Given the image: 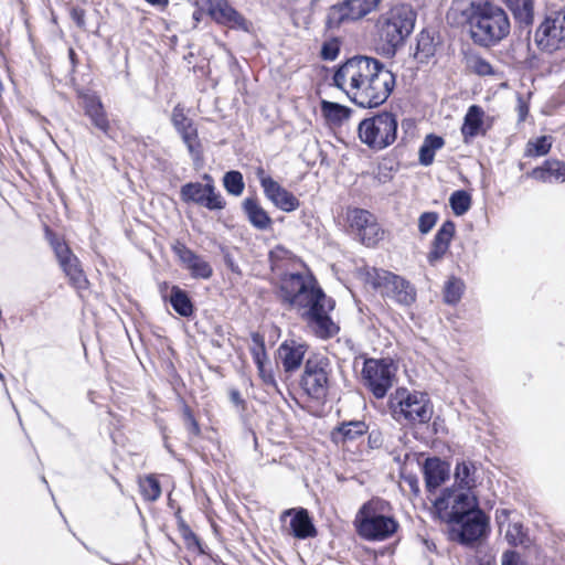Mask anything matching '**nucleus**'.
<instances>
[{
    "label": "nucleus",
    "mask_w": 565,
    "mask_h": 565,
    "mask_svg": "<svg viewBox=\"0 0 565 565\" xmlns=\"http://www.w3.org/2000/svg\"><path fill=\"white\" fill-rule=\"evenodd\" d=\"M182 412H183V419L185 422V426H186L188 430L191 434L198 436L200 434V426H199L196 419L194 418V415H193L191 408L186 404H184Z\"/></svg>",
    "instance_id": "50"
},
{
    "label": "nucleus",
    "mask_w": 565,
    "mask_h": 565,
    "mask_svg": "<svg viewBox=\"0 0 565 565\" xmlns=\"http://www.w3.org/2000/svg\"><path fill=\"white\" fill-rule=\"evenodd\" d=\"M243 210L250 224L258 230H266L271 224L268 213L259 205L254 198H246L243 202Z\"/></svg>",
    "instance_id": "29"
},
{
    "label": "nucleus",
    "mask_w": 565,
    "mask_h": 565,
    "mask_svg": "<svg viewBox=\"0 0 565 565\" xmlns=\"http://www.w3.org/2000/svg\"><path fill=\"white\" fill-rule=\"evenodd\" d=\"M307 347L296 341H285L277 350V359L285 372L291 373L300 367L303 362Z\"/></svg>",
    "instance_id": "23"
},
{
    "label": "nucleus",
    "mask_w": 565,
    "mask_h": 565,
    "mask_svg": "<svg viewBox=\"0 0 565 565\" xmlns=\"http://www.w3.org/2000/svg\"><path fill=\"white\" fill-rule=\"evenodd\" d=\"M171 121L175 130L180 134L183 142L194 160L201 158V145L198 140V130L192 119L184 114V108L178 104L172 110Z\"/></svg>",
    "instance_id": "17"
},
{
    "label": "nucleus",
    "mask_w": 565,
    "mask_h": 565,
    "mask_svg": "<svg viewBox=\"0 0 565 565\" xmlns=\"http://www.w3.org/2000/svg\"><path fill=\"white\" fill-rule=\"evenodd\" d=\"M390 407L396 420L411 424L428 423L433 416V406L428 396L420 392L397 388L390 398Z\"/></svg>",
    "instance_id": "6"
},
{
    "label": "nucleus",
    "mask_w": 565,
    "mask_h": 565,
    "mask_svg": "<svg viewBox=\"0 0 565 565\" xmlns=\"http://www.w3.org/2000/svg\"><path fill=\"white\" fill-rule=\"evenodd\" d=\"M85 114L89 117L92 124L109 136L110 125L104 106L98 98H88L85 102Z\"/></svg>",
    "instance_id": "30"
},
{
    "label": "nucleus",
    "mask_w": 565,
    "mask_h": 565,
    "mask_svg": "<svg viewBox=\"0 0 565 565\" xmlns=\"http://www.w3.org/2000/svg\"><path fill=\"white\" fill-rule=\"evenodd\" d=\"M374 218L375 216L364 209L353 207L349 209L347 212L348 223L355 235L362 232V230L365 228L370 222H373Z\"/></svg>",
    "instance_id": "36"
},
{
    "label": "nucleus",
    "mask_w": 565,
    "mask_h": 565,
    "mask_svg": "<svg viewBox=\"0 0 565 565\" xmlns=\"http://www.w3.org/2000/svg\"><path fill=\"white\" fill-rule=\"evenodd\" d=\"M456 225L452 221H445L438 228L431 242L430 250L427 255L428 263L435 265L448 252L450 242L455 235Z\"/></svg>",
    "instance_id": "22"
},
{
    "label": "nucleus",
    "mask_w": 565,
    "mask_h": 565,
    "mask_svg": "<svg viewBox=\"0 0 565 565\" xmlns=\"http://www.w3.org/2000/svg\"><path fill=\"white\" fill-rule=\"evenodd\" d=\"M341 41L338 36H331L329 40L324 41L320 56L324 61H334L340 53Z\"/></svg>",
    "instance_id": "45"
},
{
    "label": "nucleus",
    "mask_w": 565,
    "mask_h": 565,
    "mask_svg": "<svg viewBox=\"0 0 565 565\" xmlns=\"http://www.w3.org/2000/svg\"><path fill=\"white\" fill-rule=\"evenodd\" d=\"M321 111L326 119L334 125H340L344 120L349 119L351 109L338 103L322 100Z\"/></svg>",
    "instance_id": "35"
},
{
    "label": "nucleus",
    "mask_w": 565,
    "mask_h": 565,
    "mask_svg": "<svg viewBox=\"0 0 565 565\" xmlns=\"http://www.w3.org/2000/svg\"><path fill=\"white\" fill-rule=\"evenodd\" d=\"M0 380H1L2 382H4V376H3V374H2L1 372H0Z\"/></svg>",
    "instance_id": "64"
},
{
    "label": "nucleus",
    "mask_w": 565,
    "mask_h": 565,
    "mask_svg": "<svg viewBox=\"0 0 565 565\" xmlns=\"http://www.w3.org/2000/svg\"><path fill=\"white\" fill-rule=\"evenodd\" d=\"M291 256V253L282 247V246H276L274 249L269 253V259L273 266H277V263L287 259Z\"/></svg>",
    "instance_id": "51"
},
{
    "label": "nucleus",
    "mask_w": 565,
    "mask_h": 565,
    "mask_svg": "<svg viewBox=\"0 0 565 565\" xmlns=\"http://www.w3.org/2000/svg\"><path fill=\"white\" fill-rule=\"evenodd\" d=\"M365 282L380 290L382 296L399 305L411 306L416 300L415 287L402 276L391 271L375 267L367 268L365 270Z\"/></svg>",
    "instance_id": "8"
},
{
    "label": "nucleus",
    "mask_w": 565,
    "mask_h": 565,
    "mask_svg": "<svg viewBox=\"0 0 565 565\" xmlns=\"http://www.w3.org/2000/svg\"><path fill=\"white\" fill-rule=\"evenodd\" d=\"M281 302L297 310L300 317L320 339L333 338L339 327L329 316L335 301L327 297L311 274L290 273L281 278Z\"/></svg>",
    "instance_id": "2"
},
{
    "label": "nucleus",
    "mask_w": 565,
    "mask_h": 565,
    "mask_svg": "<svg viewBox=\"0 0 565 565\" xmlns=\"http://www.w3.org/2000/svg\"><path fill=\"white\" fill-rule=\"evenodd\" d=\"M465 289V284L460 278L451 276L444 287V300L448 305H456L460 301Z\"/></svg>",
    "instance_id": "37"
},
{
    "label": "nucleus",
    "mask_w": 565,
    "mask_h": 565,
    "mask_svg": "<svg viewBox=\"0 0 565 565\" xmlns=\"http://www.w3.org/2000/svg\"><path fill=\"white\" fill-rule=\"evenodd\" d=\"M523 113H524V107L522 106V107H521V118H522V119H523V116H524V114H523Z\"/></svg>",
    "instance_id": "63"
},
{
    "label": "nucleus",
    "mask_w": 565,
    "mask_h": 565,
    "mask_svg": "<svg viewBox=\"0 0 565 565\" xmlns=\"http://www.w3.org/2000/svg\"><path fill=\"white\" fill-rule=\"evenodd\" d=\"M397 118L394 114L382 111L363 119L358 127L360 140L369 148L382 150L391 146L397 137Z\"/></svg>",
    "instance_id": "7"
},
{
    "label": "nucleus",
    "mask_w": 565,
    "mask_h": 565,
    "mask_svg": "<svg viewBox=\"0 0 565 565\" xmlns=\"http://www.w3.org/2000/svg\"><path fill=\"white\" fill-rule=\"evenodd\" d=\"M147 2L151 4H163L167 3V0H146Z\"/></svg>",
    "instance_id": "61"
},
{
    "label": "nucleus",
    "mask_w": 565,
    "mask_h": 565,
    "mask_svg": "<svg viewBox=\"0 0 565 565\" xmlns=\"http://www.w3.org/2000/svg\"><path fill=\"white\" fill-rule=\"evenodd\" d=\"M333 84L355 105L374 108L385 103L392 94L395 75L376 58L354 56L338 67Z\"/></svg>",
    "instance_id": "1"
},
{
    "label": "nucleus",
    "mask_w": 565,
    "mask_h": 565,
    "mask_svg": "<svg viewBox=\"0 0 565 565\" xmlns=\"http://www.w3.org/2000/svg\"><path fill=\"white\" fill-rule=\"evenodd\" d=\"M205 184L200 182H189L181 186L180 198L184 203H194L206 207L210 211L222 210L225 201L222 195L215 191L213 179L210 174H204Z\"/></svg>",
    "instance_id": "14"
},
{
    "label": "nucleus",
    "mask_w": 565,
    "mask_h": 565,
    "mask_svg": "<svg viewBox=\"0 0 565 565\" xmlns=\"http://www.w3.org/2000/svg\"><path fill=\"white\" fill-rule=\"evenodd\" d=\"M437 43L434 34L428 30H422L417 35L414 57L419 63H427L436 54Z\"/></svg>",
    "instance_id": "31"
},
{
    "label": "nucleus",
    "mask_w": 565,
    "mask_h": 565,
    "mask_svg": "<svg viewBox=\"0 0 565 565\" xmlns=\"http://www.w3.org/2000/svg\"><path fill=\"white\" fill-rule=\"evenodd\" d=\"M510 515V510L508 509H498L495 511V522L499 526L500 532L503 530V525L508 522Z\"/></svg>",
    "instance_id": "54"
},
{
    "label": "nucleus",
    "mask_w": 565,
    "mask_h": 565,
    "mask_svg": "<svg viewBox=\"0 0 565 565\" xmlns=\"http://www.w3.org/2000/svg\"><path fill=\"white\" fill-rule=\"evenodd\" d=\"M369 430L363 420L343 422L331 433V438L335 444H347L358 440Z\"/></svg>",
    "instance_id": "26"
},
{
    "label": "nucleus",
    "mask_w": 565,
    "mask_h": 565,
    "mask_svg": "<svg viewBox=\"0 0 565 565\" xmlns=\"http://www.w3.org/2000/svg\"><path fill=\"white\" fill-rule=\"evenodd\" d=\"M471 68L472 71L480 75V76H487V75H493L494 74V70L492 67V65L484 58L482 57H473L471 60Z\"/></svg>",
    "instance_id": "48"
},
{
    "label": "nucleus",
    "mask_w": 565,
    "mask_h": 565,
    "mask_svg": "<svg viewBox=\"0 0 565 565\" xmlns=\"http://www.w3.org/2000/svg\"><path fill=\"white\" fill-rule=\"evenodd\" d=\"M515 22L520 26L527 28L534 20V0H505Z\"/></svg>",
    "instance_id": "28"
},
{
    "label": "nucleus",
    "mask_w": 565,
    "mask_h": 565,
    "mask_svg": "<svg viewBox=\"0 0 565 565\" xmlns=\"http://www.w3.org/2000/svg\"><path fill=\"white\" fill-rule=\"evenodd\" d=\"M537 47L554 52L565 47V6L547 14L534 36Z\"/></svg>",
    "instance_id": "13"
},
{
    "label": "nucleus",
    "mask_w": 565,
    "mask_h": 565,
    "mask_svg": "<svg viewBox=\"0 0 565 565\" xmlns=\"http://www.w3.org/2000/svg\"><path fill=\"white\" fill-rule=\"evenodd\" d=\"M354 524L359 535L367 541H384L398 529V522L391 515L390 503L380 498H373L360 508Z\"/></svg>",
    "instance_id": "4"
},
{
    "label": "nucleus",
    "mask_w": 565,
    "mask_h": 565,
    "mask_svg": "<svg viewBox=\"0 0 565 565\" xmlns=\"http://www.w3.org/2000/svg\"><path fill=\"white\" fill-rule=\"evenodd\" d=\"M223 185L230 194L235 196L241 195L245 186L243 174L236 170L226 172L223 177Z\"/></svg>",
    "instance_id": "40"
},
{
    "label": "nucleus",
    "mask_w": 565,
    "mask_h": 565,
    "mask_svg": "<svg viewBox=\"0 0 565 565\" xmlns=\"http://www.w3.org/2000/svg\"><path fill=\"white\" fill-rule=\"evenodd\" d=\"M262 188L266 198L271 201L277 209L284 212H292L300 205L299 200L273 178L263 179Z\"/></svg>",
    "instance_id": "19"
},
{
    "label": "nucleus",
    "mask_w": 565,
    "mask_h": 565,
    "mask_svg": "<svg viewBox=\"0 0 565 565\" xmlns=\"http://www.w3.org/2000/svg\"><path fill=\"white\" fill-rule=\"evenodd\" d=\"M449 465L438 457L427 458L423 473L428 492L436 491L449 477Z\"/></svg>",
    "instance_id": "24"
},
{
    "label": "nucleus",
    "mask_w": 565,
    "mask_h": 565,
    "mask_svg": "<svg viewBox=\"0 0 565 565\" xmlns=\"http://www.w3.org/2000/svg\"><path fill=\"white\" fill-rule=\"evenodd\" d=\"M454 476L458 490L471 492L479 480L477 462L472 460L458 461Z\"/></svg>",
    "instance_id": "25"
},
{
    "label": "nucleus",
    "mask_w": 565,
    "mask_h": 565,
    "mask_svg": "<svg viewBox=\"0 0 565 565\" xmlns=\"http://www.w3.org/2000/svg\"><path fill=\"white\" fill-rule=\"evenodd\" d=\"M178 529L183 540L185 541L189 547L191 546H200V540L195 535V533L191 530V527L184 522V520L180 519L178 522Z\"/></svg>",
    "instance_id": "47"
},
{
    "label": "nucleus",
    "mask_w": 565,
    "mask_h": 565,
    "mask_svg": "<svg viewBox=\"0 0 565 565\" xmlns=\"http://www.w3.org/2000/svg\"><path fill=\"white\" fill-rule=\"evenodd\" d=\"M542 182L565 181V162L550 159L526 174Z\"/></svg>",
    "instance_id": "27"
},
{
    "label": "nucleus",
    "mask_w": 565,
    "mask_h": 565,
    "mask_svg": "<svg viewBox=\"0 0 565 565\" xmlns=\"http://www.w3.org/2000/svg\"><path fill=\"white\" fill-rule=\"evenodd\" d=\"M449 205L455 215L466 214L471 206V195L465 190H457L449 198Z\"/></svg>",
    "instance_id": "38"
},
{
    "label": "nucleus",
    "mask_w": 565,
    "mask_h": 565,
    "mask_svg": "<svg viewBox=\"0 0 565 565\" xmlns=\"http://www.w3.org/2000/svg\"><path fill=\"white\" fill-rule=\"evenodd\" d=\"M445 145L443 137L429 134L425 137L419 148V163L428 167L434 162L435 152L441 149Z\"/></svg>",
    "instance_id": "33"
},
{
    "label": "nucleus",
    "mask_w": 565,
    "mask_h": 565,
    "mask_svg": "<svg viewBox=\"0 0 565 565\" xmlns=\"http://www.w3.org/2000/svg\"><path fill=\"white\" fill-rule=\"evenodd\" d=\"M330 375L331 365L328 358H309L305 363L300 385L309 397L322 402L329 393Z\"/></svg>",
    "instance_id": "11"
},
{
    "label": "nucleus",
    "mask_w": 565,
    "mask_h": 565,
    "mask_svg": "<svg viewBox=\"0 0 565 565\" xmlns=\"http://www.w3.org/2000/svg\"><path fill=\"white\" fill-rule=\"evenodd\" d=\"M173 310L181 317L189 318L194 312V306L188 292L179 286H172L168 299Z\"/></svg>",
    "instance_id": "32"
},
{
    "label": "nucleus",
    "mask_w": 565,
    "mask_h": 565,
    "mask_svg": "<svg viewBox=\"0 0 565 565\" xmlns=\"http://www.w3.org/2000/svg\"><path fill=\"white\" fill-rule=\"evenodd\" d=\"M369 446L372 449L380 448L383 444V435L379 430H372L369 433L367 437Z\"/></svg>",
    "instance_id": "52"
},
{
    "label": "nucleus",
    "mask_w": 565,
    "mask_h": 565,
    "mask_svg": "<svg viewBox=\"0 0 565 565\" xmlns=\"http://www.w3.org/2000/svg\"><path fill=\"white\" fill-rule=\"evenodd\" d=\"M140 490L148 501H156L161 495L160 482L153 476H147L140 481Z\"/></svg>",
    "instance_id": "42"
},
{
    "label": "nucleus",
    "mask_w": 565,
    "mask_h": 565,
    "mask_svg": "<svg viewBox=\"0 0 565 565\" xmlns=\"http://www.w3.org/2000/svg\"><path fill=\"white\" fill-rule=\"evenodd\" d=\"M175 255L190 271L193 278L209 279L213 275L212 266L200 255L188 248L184 244H178L173 247Z\"/></svg>",
    "instance_id": "20"
},
{
    "label": "nucleus",
    "mask_w": 565,
    "mask_h": 565,
    "mask_svg": "<svg viewBox=\"0 0 565 565\" xmlns=\"http://www.w3.org/2000/svg\"><path fill=\"white\" fill-rule=\"evenodd\" d=\"M257 178L259 179V182L262 183L263 179L270 178L269 175L265 174V171L263 168H258L256 171Z\"/></svg>",
    "instance_id": "59"
},
{
    "label": "nucleus",
    "mask_w": 565,
    "mask_h": 565,
    "mask_svg": "<svg viewBox=\"0 0 565 565\" xmlns=\"http://www.w3.org/2000/svg\"><path fill=\"white\" fill-rule=\"evenodd\" d=\"M381 0H343L331 6L326 14L324 30L333 32L375 10Z\"/></svg>",
    "instance_id": "12"
},
{
    "label": "nucleus",
    "mask_w": 565,
    "mask_h": 565,
    "mask_svg": "<svg viewBox=\"0 0 565 565\" xmlns=\"http://www.w3.org/2000/svg\"><path fill=\"white\" fill-rule=\"evenodd\" d=\"M259 375L265 384L274 386L276 385V381L271 371H267L265 364L263 365V372H259Z\"/></svg>",
    "instance_id": "55"
},
{
    "label": "nucleus",
    "mask_w": 565,
    "mask_h": 565,
    "mask_svg": "<svg viewBox=\"0 0 565 565\" xmlns=\"http://www.w3.org/2000/svg\"><path fill=\"white\" fill-rule=\"evenodd\" d=\"M447 20L451 24L467 25L472 41L483 47L499 44L511 30L507 12L488 0H454Z\"/></svg>",
    "instance_id": "3"
},
{
    "label": "nucleus",
    "mask_w": 565,
    "mask_h": 565,
    "mask_svg": "<svg viewBox=\"0 0 565 565\" xmlns=\"http://www.w3.org/2000/svg\"><path fill=\"white\" fill-rule=\"evenodd\" d=\"M68 58L71 61L72 68L74 70L77 64V55H76L74 49H72V47L68 49Z\"/></svg>",
    "instance_id": "58"
},
{
    "label": "nucleus",
    "mask_w": 565,
    "mask_h": 565,
    "mask_svg": "<svg viewBox=\"0 0 565 565\" xmlns=\"http://www.w3.org/2000/svg\"><path fill=\"white\" fill-rule=\"evenodd\" d=\"M68 277L70 282L77 289H85L88 285V280L86 279L81 266L79 260L76 256L68 258V260L64 262L60 265Z\"/></svg>",
    "instance_id": "34"
},
{
    "label": "nucleus",
    "mask_w": 565,
    "mask_h": 565,
    "mask_svg": "<svg viewBox=\"0 0 565 565\" xmlns=\"http://www.w3.org/2000/svg\"><path fill=\"white\" fill-rule=\"evenodd\" d=\"M72 17L73 19L75 20V22L77 23L78 26H83L85 21H84V11L82 9H73L72 11Z\"/></svg>",
    "instance_id": "57"
},
{
    "label": "nucleus",
    "mask_w": 565,
    "mask_h": 565,
    "mask_svg": "<svg viewBox=\"0 0 565 565\" xmlns=\"http://www.w3.org/2000/svg\"><path fill=\"white\" fill-rule=\"evenodd\" d=\"M473 565H490V559L476 558Z\"/></svg>",
    "instance_id": "60"
},
{
    "label": "nucleus",
    "mask_w": 565,
    "mask_h": 565,
    "mask_svg": "<svg viewBox=\"0 0 565 565\" xmlns=\"http://www.w3.org/2000/svg\"><path fill=\"white\" fill-rule=\"evenodd\" d=\"M451 537L462 545H470L486 534L489 518L478 508L462 520L451 523Z\"/></svg>",
    "instance_id": "15"
},
{
    "label": "nucleus",
    "mask_w": 565,
    "mask_h": 565,
    "mask_svg": "<svg viewBox=\"0 0 565 565\" xmlns=\"http://www.w3.org/2000/svg\"><path fill=\"white\" fill-rule=\"evenodd\" d=\"M209 15L218 24L248 31L249 22L227 0H201Z\"/></svg>",
    "instance_id": "16"
},
{
    "label": "nucleus",
    "mask_w": 565,
    "mask_h": 565,
    "mask_svg": "<svg viewBox=\"0 0 565 565\" xmlns=\"http://www.w3.org/2000/svg\"><path fill=\"white\" fill-rule=\"evenodd\" d=\"M193 18H194L195 20H199V12H198V11H195V12L193 13Z\"/></svg>",
    "instance_id": "62"
},
{
    "label": "nucleus",
    "mask_w": 565,
    "mask_h": 565,
    "mask_svg": "<svg viewBox=\"0 0 565 565\" xmlns=\"http://www.w3.org/2000/svg\"><path fill=\"white\" fill-rule=\"evenodd\" d=\"M552 142L551 138L542 136L534 141H529L525 150L527 157H540L545 156L551 150Z\"/></svg>",
    "instance_id": "43"
},
{
    "label": "nucleus",
    "mask_w": 565,
    "mask_h": 565,
    "mask_svg": "<svg viewBox=\"0 0 565 565\" xmlns=\"http://www.w3.org/2000/svg\"><path fill=\"white\" fill-rule=\"evenodd\" d=\"M526 533L524 532L523 525L521 523H508L504 539L511 546L523 545L526 541Z\"/></svg>",
    "instance_id": "44"
},
{
    "label": "nucleus",
    "mask_w": 565,
    "mask_h": 565,
    "mask_svg": "<svg viewBox=\"0 0 565 565\" xmlns=\"http://www.w3.org/2000/svg\"><path fill=\"white\" fill-rule=\"evenodd\" d=\"M438 221V214L436 212H424L418 218V230L420 234H428Z\"/></svg>",
    "instance_id": "46"
},
{
    "label": "nucleus",
    "mask_w": 565,
    "mask_h": 565,
    "mask_svg": "<svg viewBox=\"0 0 565 565\" xmlns=\"http://www.w3.org/2000/svg\"><path fill=\"white\" fill-rule=\"evenodd\" d=\"M230 399L231 402L236 406H242L244 408L245 401L242 398L241 393L238 390H231L230 392Z\"/></svg>",
    "instance_id": "56"
},
{
    "label": "nucleus",
    "mask_w": 565,
    "mask_h": 565,
    "mask_svg": "<svg viewBox=\"0 0 565 565\" xmlns=\"http://www.w3.org/2000/svg\"><path fill=\"white\" fill-rule=\"evenodd\" d=\"M287 516H291L287 530L289 535L298 540H306L317 535V529L308 510L303 508L285 510L280 515V521L284 522Z\"/></svg>",
    "instance_id": "18"
},
{
    "label": "nucleus",
    "mask_w": 565,
    "mask_h": 565,
    "mask_svg": "<svg viewBox=\"0 0 565 565\" xmlns=\"http://www.w3.org/2000/svg\"><path fill=\"white\" fill-rule=\"evenodd\" d=\"M484 116V110L479 105H471L468 108L460 128L465 143H470L478 136H486Z\"/></svg>",
    "instance_id": "21"
},
{
    "label": "nucleus",
    "mask_w": 565,
    "mask_h": 565,
    "mask_svg": "<svg viewBox=\"0 0 565 565\" xmlns=\"http://www.w3.org/2000/svg\"><path fill=\"white\" fill-rule=\"evenodd\" d=\"M361 243L367 247L375 246L383 236V231L380 224L376 221V217L373 222H370L365 228L362 230L358 235Z\"/></svg>",
    "instance_id": "39"
},
{
    "label": "nucleus",
    "mask_w": 565,
    "mask_h": 565,
    "mask_svg": "<svg viewBox=\"0 0 565 565\" xmlns=\"http://www.w3.org/2000/svg\"><path fill=\"white\" fill-rule=\"evenodd\" d=\"M252 341L254 343V347L250 349L253 360L258 369V372H263V365L266 364L267 360L264 337L258 332H254L252 333Z\"/></svg>",
    "instance_id": "41"
},
{
    "label": "nucleus",
    "mask_w": 565,
    "mask_h": 565,
    "mask_svg": "<svg viewBox=\"0 0 565 565\" xmlns=\"http://www.w3.org/2000/svg\"><path fill=\"white\" fill-rule=\"evenodd\" d=\"M479 508L472 492L446 488L434 501V509L439 520L451 524Z\"/></svg>",
    "instance_id": "9"
},
{
    "label": "nucleus",
    "mask_w": 565,
    "mask_h": 565,
    "mask_svg": "<svg viewBox=\"0 0 565 565\" xmlns=\"http://www.w3.org/2000/svg\"><path fill=\"white\" fill-rule=\"evenodd\" d=\"M52 245L60 265L75 256L64 242L56 241Z\"/></svg>",
    "instance_id": "49"
},
{
    "label": "nucleus",
    "mask_w": 565,
    "mask_h": 565,
    "mask_svg": "<svg viewBox=\"0 0 565 565\" xmlns=\"http://www.w3.org/2000/svg\"><path fill=\"white\" fill-rule=\"evenodd\" d=\"M502 565H520V556L515 551H505L502 555Z\"/></svg>",
    "instance_id": "53"
},
{
    "label": "nucleus",
    "mask_w": 565,
    "mask_h": 565,
    "mask_svg": "<svg viewBox=\"0 0 565 565\" xmlns=\"http://www.w3.org/2000/svg\"><path fill=\"white\" fill-rule=\"evenodd\" d=\"M416 12L411 6L399 4L381 14L376 22L382 50L387 56H394L407 36L413 32Z\"/></svg>",
    "instance_id": "5"
},
{
    "label": "nucleus",
    "mask_w": 565,
    "mask_h": 565,
    "mask_svg": "<svg viewBox=\"0 0 565 565\" xmlns=\"http://www.w3.org/2000/svg\"><path fill=\"white\" fill-rule=\"evenodd\" d=\"M395 373L396 366L393 360L370 358L364 360L361 379L364 387L375 398L382 399L393 386Z\"/></svg>",
    "instance_id": "10"
}]
</instances>
